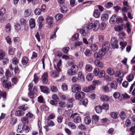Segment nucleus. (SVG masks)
Returning <instances> with one entry per match:
<instances>
[{
	"mask_svg": "<svg viewBox=\"0 0 135 135\" xmlns=\"http://www.w3.org/2000/svg\"><path fill=\"white\" fill-rule=\"evenodd\" d=\"M61 60H59L56 66L54 65V67L56 71L58 72H60L61 71Z\"/></svg>",
	"mask_w": 135,
	"mask_h": 135,
	"instance_id": "nucleus-7",
	"label": "nucleus"
},
{
	"mask_svg": "<svg viewBox=\"0 0 135 135\" xmlns=\"http://www.w3.org/2000/svg\"><path fill=\"white\" fill-rule=\"evenodd\" d=\"M113 3L112 2H107L105 4L104 7L106 8H109L113 7Z\"/></svg>",
	"mask_w": 135,
	"mask_h": 135,
	"instance_id": "nucleus-28",
	"label": "nucleus"
},
{
	"mask_svg": "<svg viewBox=\"0 0 135 135\" xmlns=\"http://www.w3.org/2000/svg\"><path fill=\"white\" fill-rule=\"evenodd\" d=\"M101 107L102 109H104L107 110L109 109V105L107 104L104 103L102 106H101Z\"/></svg>",
	"mask_w": 135,
	"mask_h": 135,
	"instance_id": "nucleus-38",
	"label": "nucleus"
},
{
	"mask_svg": "<svg viewBox=\"0 0 135 135\" xmlns=\"http://www.w3.org/2000/svg\"><path fill=\"white\" fill-rule=\"evenodd\" d=\"M80 104L86 106L88 104V101L86 99H82L80 100Z\"/></svg>",
	"mask_w": 135,
	"mask_h": 135,
	"instance_id": "nucleus-29",
	"label": "nucleus"
},
{
	"mask_svg": "<svg viewBox=\"0 0 135 135\" xmlns=\"http://www.w3.org/2000/svg\"><path fill=\"white\" fill-rule=\"evenodd\" d=\"M81 87L77 84H74L71 87L72 91L73 92L77 93L81 90Z\"/></svg>",
	"mask_w": 135,
	"mask_h": 135,
	"instance_id": "nucleus-5",
	"label": "nucleus"
},
{
	"mask_svg": "<svg viewBox=\"0 0 135 135\" xmlns=\"http://www.w3.org/2000/svg\"><path fill=\"white\" fill-rule=\"evenodd\" d=\"M81 120V119L79 116H76L74 119V121L75 123H80Z\"/></svg>",
	"mask_w": 135,
	"mask_h": 135,
	"instance_id": "nucleus-45",
	"label": "nucleus"
},
{
	"mask_svg": "<svg viewBox=\"0 0 135 135\" xmlns=\"http://www.w3.org/2000/svg\"><path fill=\"white\" fill-rule=\"evenodd\" d=\"M6 30V32L7 33H9L10 32L11 30V26L10 24L9 23H8L5 26Z\"/></svg>",
	"mask_w": 135,
	"mask_h": 135,
	"instance_id": "nucleus-32",
	"label": "nucleus"
},
{
	"mask_svg": "<svg viewBox=\"0 0 135 135\" xmlns=\"http://www.w3.org/2000/svg\"><path fill=\"white\" fill-rule=\"evenodd\" d=\"M109 15L108 13H103L101 16V20L103 21H107Z\"/></svg>",
	"mask_w": 135,
	"mask_h": 135,
	"instance_id": "nucleus-16",
	"label": "nucleus"
},
{
	"mask_svg": "<svg viewBox=\"0 0 135 135\" xmlns=\"http://www.w3.org/2000/svg\"><path fill=\"white\" fill-rule=\"evenodd\" d=\"M68 126L69 127H71V129H75L76 128V126L73 123L69 122L68 124Z\"/></svg>",
	"mask_w": 135,
	"mask_h": 135,
	"instance_id": "nucleus-46",
	"label": "nucleus"
},
{
	"mask_svg": "<svg viewBox=\"0 0 135 135\" xmlns=\"http://www.w3.org/2000/svg\"><path fill=\"white\" fill-rule=\"evenodd\" d=\"M55 72L53 71L51 72V76L54 78L57 77L59 72H57L56 70H55Z\"/></svg>",
	"mask_w": 135,
	"mask_h": 135,
	"instance_id": "nucleus-41",
	"label": "nucleus"
},
{
	"mask_svg": "<svg viewBox=\"0 0 135 135\" xmlns=\"http://www.w3.org/2000/svg\"><path fill=\"white\" fill-rule=\"evenodd\" d=\"M120 96V94L118 92H116L113 93V96L115 99L119 98Z\"/></svg>",
	"mask_w": 135,
	"mask_h": 135,
	"instance_id": "nucleus-59",
	"label": "nucleus"
},
{
	"mask_svg": "<svg viewBox=\"0 0 135 135\" xmlns=\"http://www.w3.org/2000/svg\"><path fill=\"white\" fill-rule=\"evenodd\" d=\"M100 99L103 102H108L110 99V98L108 96L104 95L101 96Z\"/></svg>",
	"mask_w": 135,
	"mask_h": 135,
	"instance_id": "nucleus-15",
	"label": "nucleus"
},
{
	"mask_svg": "<svg viewBox=\"0 0 135 135\" xmlns=\"http://www.w3.org/2000/svg\"><path fill=\"white\" fill-rule=\"evenodd\" d=\"M103 90L105 93L108 92L110 90L108 86V85L105 86H103L102 87Z\"/></svg>",
	"mask_w": 135,
	"mask_h": 135,
	"instance_id": "nucleus-54",
	"label": "nucleus"
},
{
	"mask_svg": "<svg viewBox=\"0 0 135 135\" xmlns=\"http://www.w3.org/2000/svg\"><path fill=\"white\" fill-rule=\"evenodd\" d=\"M78 69V68L76 65H73L68 69L67 70V73L69 75H74L76 74Z\"/></svg>",
	"mask_w": 135,
	"mask_h": 135,
	"instance_id": "nucleus-2",
	"label": "nucleus"
},
{
	"mask_svg": "<svg viewBox=\"0 0 135 135\" xmlns=\"http://www.w3.org/2000/svg\"><path fill=\"white\" fill-rule=\"evenodd\" d=\"M84 121L86 124H89L91 123V120L89 117L86 116L85 118Z\"/></svg>",
	"mask_w": 135,
	"mask_h": 135,
	"instance_id": "nucleus-25",
	"label": "nucleus"
},
{
	"mask_svg": "<svg viewBox=\"0 0 135 135\" xmlns=\"http://www.w3.org/2000/svg\"><path fill=\"white\" fill-rule=\"evenodd\" d=\"M41 9L36 8L34 11V13L36 15H39L41 13Z\"/></svg>",
	"mask_w": 135,
	"mask_h": 135,
	"instance_id": "nucleus-61",
	"label": "nucleus"
},
{
	"mask_svg": "<svg viewBox=\"0 0 135 135\" xmlns=\"http://www.w3.org/2000/svg\"><path fill=\"white\" fill-rule=\"evenodd\" d=\"M134 78V76L133 74H131L127 77V79L128 81L130 82L132 81Z\"/></svg>",
	"mask_w": 135,
	"mask_h": 135,
	"instance_id": "nucleus-34",
	"label": "nucleus"
},
{
	"mask_svg": "<svg viewBox=\"0 0 135 135\" xmlns=\"http://www.w3.org/2000/svg\"><path fill=\"white\" fill-rule=\"evenodd\" d=\"M75 97L76 100H79L81 98V94H80V92H79L76 93L75 95Z\"/></svg>",
	"mask_w": 135,
	"mask_h": 135,
	"instance_id": "nucleus-55",
	"label": "nucleus"
},
{
	"mask_svg": "<svg viewBox=\"0 0 135 135\" xmlns=\"http://www.w3.org/2000/svg\"><path fill=\"white\" fill-rule=\"evenodd\" d=\"M61 88L64 91H66L68 90L67 85L66 84H63L62 85Z\"/></svg>",
	"mask_w": 135,
	"mask_h": 135,
	"instance_id": "nucleus-64",
	"label": "nucleus"
},
{
	"mask_svg": "<svg viewBox=\"0 0 135 135\" xmlns=\"http://www.w3.org/2000/svg\"><path fill=\"white\" fill-rule=\"evenodd\" d=\"M30 129L29 127L26 125H24L22 127V130L23 131H25V132H28Z\"/></svg>",
	"mask_w": 135,
	"mask_h": 135,
	"instance_id": "nucleus-27",
	"label": "nucleus"
},
{
	"mask_svg": "<svg viewBox=\"0 0 135 135\" xmlns=\"http://www.w3.org/2000/svg\"><path fill=\"white\" fill-rule=\"evenodd\" d=\"M45 20L46 23L47 24L48 27L50 28H51L54 23L53 18L52 17L48 16L46 17Z\"/></svg>",
	"mask_w": 135,
	"mask_h": 135,
	"instance_id": "nucleus-4",
	"label": "nucleus"
},
{
	"mask_svg": "<svg viewBox=\"0 0 135 135\" xmlns=\"http://www.w3.org/2000/svg\"><path fill=\"white\" fill-rule=\"evenodd\" d=\"M94 63L96 64L97 66L100 68H102L103 67V64L102 62L98 61L95 60L94 61Z\"/></svg>",
	"mask_w": 135,
	"mask_h": 135,
	"instance_id": "nucleus-40",
	"label": "nucleus"
},
{
	"mask_svg": "<svg viewBox=\"0 0 135 135\" xmlns=\"http://www.w3.org/2000/svg\"><path fill=\"white\" fill-rule=\"evenodd\" d=\"M115 76L116 77H122L124 76V74L123 73L120 71H117L116 72Z\"/></svg>",
	"mask_w": 135,
	"mask_h": 135,
	"instance_id": "nucleus-26",
	"label": "nucleus"
},
{
	"mask_svg": "<svg viewBox=\"0 0 135 135\" xmlns=\"http://www.w3.org/2000/svg\"><path fill=\"white\" fill-rule=\"evenodd\" d=\"M9 50L8 52L9 54L11 55H12L14 54V49L11 46L9 47Z\"/></svg>",
	"mask_w": 135,
	"mask_h": 135,
	"instance_id": "nucleus-56",
	"label": "nucleus"
},
{
	"mask_svg": "<svg viewBox=\"0 0 135 135\" xmlns=\"http://www.w3.org/2000/svg\"><path fill=\"white\" fill-rule=\"evenodd\" d=\"M93 74H90L87 75L86 78L88 81H90L93 79Z\"/></svg>",
	"mask_w": 135,
	"mask_h": 135,
	"instance_id": "nucleus-57",
	"label": "nucleus"
},
{
	"mask_svg": "<svg viewBox=\"0 0 135 135\" xmlns=\"http://www.w3.org/2000/svg\"><path fill=\"white\" fill-rule=\"evenodd\" d=\"M40 88L41 92L45 93H49V89L47 86H40Z\"/></svg>",
	"mask_w": 135,
	"mask_h": 135,
	"instance_id": "nucleus-10",
	"label": "nucleus"
},
{
	"mask_svg": "<svg viewBox=\"0 0 135 135\" xmlns=\"http://www.w3.org/2000/svg\"><path fill=\"white\" fill-rule=\"evenodd\" d=\"M60 7V11L62 13L65 14L67 12L68 9L64 5H61Z\"/></svg>",
	"mask_w": 135,
	"mask_h": 135,
	"instance_id": "nucleus-17",
	"label": "nucleus"
},
{
	"mask_svg": "<svg viewBox=\"0 0 135 135\" xmlns=\"http://www.w3.org/2000/svg\"><path fill=\"white\" fill-rule=\"evenodd\" d=\"M21 121L24 124L27 123L28 122V118L26 117H25L21 118Z\"/></svg>",
	"mask_w": 135,
	"mask_h": 135,
	"instance_id": "nucleus-39",
	"label": "nucleus"
},
{
	"mask_svg": "<svg viewBox=\"0 0 135 135\" xmlns=\"http://www.w3.org/2000/svg\"><path fill=\"white\" fill-rule=\"evenodd\" d=\"M123 21L122 18L117 16V18H116V22H117L119 23H123Z\"/></svg>",
	"mask_w": 135,
	"mask_h": 135,
	"instance_id": "nucleus-43",
	"label": "nucleus"
},
{
	"mask_svg": "<svg viewBox=\"0 0 135 135\" xmlns=\"http://www.w3.org/2000/svg\"><path fill=\"white\" fill-rule=\"evenodd\" d=\"M29 26L31 29L35 28L36 26L35 20L34 18H31L29 20Z\"/></svg>",
	"mask_w": 135,
	"mask_h": 135,
	"instance_id": "nucleus-9",
	"label": "nucleus"
},
{
	"mask_svg": "<svg viewBox=\"0 0 135 135\" xmlns=\"http://www.w3.org/2000/svg\"><path fill=\"white\" fill-rule=\"evenodd\" d=\"M118 41L114 37H112L111 39L110 44L113 49H118L119 47Z\"/></svg>",
	"mask_w": 135,
	"mask_h": 135,
	"instance_id": "nucleus-3",
	"label": "nucleus"
},
{
	"mask_svg": "<svg viewBox=\"0 0 135 135\" xmlns=\"http://www.w3.org/2000/svg\"><path fill=\"white\" fill-rule=\"evenodd\" d=\"M28 108V106L27 104L23 105L20 106L19 107V109L21 110H22L23 111H24Z\"/></svg>",
	"mask_w": 135,
	"mask_h": 135,
	"instance_id": "nucleus-35",
	"label": "nucleus"
},
{
	"mask_svg": "<svg viewBox=\"0 0 135 135\" xmlns=\"http://www.w3.org/2000/svg\"><path fill=\"white\" fill-rule=\"evenodd\" d=\"M106 51H107L104 50V49L102 48L101 49H100L99 50L98 53H99L101 55H102V56H103L105 55Z\"/></svg>",
	"mask_w": 135,
	"mask_h": 135,
	"instance_id": "nucleus-52",
	"label": "nucleus"
},
{
	"mask_svg": "<svg viewBox=\"0 0 135 135\" xmlns=\"http://www.w3.org/2000/svg\"><path fill=\"white\" fill-rule=\"evenodd\" d=\"M85 69L86 70L89 72H90L92 70V67L91 65L87 64L86 66Z\"/></svg>",
	"mask_w": 135,
	"mask_h": 135,
	"instance_id": "nucleus-58",
	"label": "nucleus"
},
{
	"mask_svg": "<svg viewBox=\"0 0 135 135\" xmlns=\"http://www.w3.org/2000/svg\"><path fill=\"white\" fill-rule=\"evenodd\" d=\"M117 15L114 14L110 18L109 22L111 24H114L116 23V18H117Z\"/></svg>",
	"mask_w": 135,
	"mask_h": 135,
	"instance_id": "nucleus-11",
	"label": "nucleus"
},
{
	"mask_svg": "<svg viewBox=\"0 0 135 135\" xmlns=\"http://www.w3.org/2000/svg\"><path fill=\"white\" fill-rule=\"evenodd\" d=\"M119 116L122 120H124L126 117V116L125 112L122 111L120 113Z\"/></svg>",
	"mask_w": 135,
	"mask_h": 135,
	"instance_id": "nucleus-24",
	"label": "nucleus"
},
{
	"mask_svg": "<svg viewBox=\"0 0 135 135\" xmlns=\"http://www.w3.org/2000/svg\"><path fill=\"white\" fill-rule=\"evenodd\" d=\"M99 21H96L94 23H91L87 26V28L88 29L93 28L94 31H97L99 27Z\"/></svg>",
	"mask_w": 135,
	"mask_h": 135,
	"instance_id": "nucleus-1",
	"label": "nucleus"
},
{
	"mask_svg": "<svg viewBox=\"0 0 135 135\" xmlns=\"http://www.w3.org/2000/svg\"><path fill=\"white\" fill-rule=\"evenodd\" d=\"M29 59L27 57H23L21 60V62L23 65H26L28 62Z\"/></svg>",
	"mask_w": 135,
	"mask_h": 135,
	"instance_id": "nucleus-18",
	"label": "nucleus"
},
{
	"mask_svg": "<svg viewBox=\"0 0 135 135\" xmlns=\"http://www.w3.org/2000/svg\"><path fill=\"white\" fill-rule=\"evenodd\" d=\"M20 21L21 25H23L25 26V30L27 31L28 28V26L26 24V20L24 18H21L20 19Z\"/></svg>",
	"mask_w": 135,
	"mask_h": 135,
	"instance_id": "nucleus-6",
	"label": "nucleus"
},
{
	"mask_svg": "<svg viewBox=\"0 0 135 135\" xmlns=\"http://www.w3.org/2000/svg\"><path fill=\"white\" fill-rule=\"evenodd\" d=\"M15 29L17 31H19L20 30L21 28V26L20 24L18 23H16L15 25Z\"/></svg>",
	"mask_w": 135,
	"mask_h": 135,
	"instance_id": "nucleus-62",
	"label": "nucleus"
},
{
	"mask_svg": "<svg viewBox=\"0 0 135 135\" xmlns=\"http://www.w3.org/2000/svg\"><path fill=\"white\" fill-rule=\"evenodd\" d=\"M91 50L93 51H95L98 50V46L95 44L92 45L91 46Z\"/></svg>",
	"mask_w": 135,
	"mask_h": 135,
	"instance_id": "nucleus-48",
	"label": "nucleus"
},
{
	"mask_svg": "<svg viewBox=\"0 0 135 135\" xmlns=\"http://www.w3.org/2000/svg\"><path fill=\"white\" fill-rule=\"evenodd\" d=\"M101 106H96L95 108V110L96 112L98 113H99L102 112V110L101 108Z\"/></svg>",
	"mask_w": 135,
	"mask_h": 135,
	"instance_id": "nucleus-47",
	"label": "nucleus"
},
{
	"mask_svg": "<svg viewBox=\"0 0 135 135\" xmlns=\"http://www.w3.org/2000/svg\"><path fill=\"white\" fill-rule=\"evenodd\" d=\"M107 73L110 75H112L114 73L113 70L112 68H109L107 70Z\"/></svg>",
	"mask_w": 135,
	"mask_h": 135,
	"instance_id": "nucleus-53",
	"label": "nucleus"
},
{
	"mask_svg": "<svg viewBox=\"0 0 135 135\" xmlns=\"http://www.w3.org/2000/svg\"><path fill=\"white\" fill-rule=\"evenodd\" d=\"M62 15L60 13H57L55 16V18L56 20L57 21H59L60 20L62 17Z\"/></svg>",
	"mask_w": 135,
	"mask_h": 135,
	"instance_id": "nucleus-49",
	"label": "nucleus"
},
{
	"mask_svg": "<svg viewBox=\"0 0 135 135\" xmlns=\"http://www.w3.org/2000/svg\"><path fill=\"white\" fill-rule=\"evenodd\" d=\"M111 117L114 119H117L118 117V114L116 112H112L111 113Z\"/></svg>",
	"mask_w": 135,
	"mask_h": 135,
	"instance_id": "nucleus-44",
	"label": "nucleus"
},
{
	"mask_svg": "<svg viewBox=\"0 0 135 135\" xmlns=\"http://www.w3.org/2000/svg\"><path fill=\"white\" fill-rule=\"evenodd\" d=\"M25 113V112L22 110H20L16 111L15 113L16 116L21 117L23 116Z\"/></svg>",
	"mask_w": 135,
	"mask_h": 135,
	"instance_id": "nucleus-22",
	"label": "nucleus"
},
{
	"mask_svg": "<svg viewBox=\"0 0 135 135\" xmlns=\"http://www.w3.org/2000/svg\"><path fill=\"white\" fill-rule=\"evenodd\" d=\"M70 49V48L68 47H65L62 49L63 52L65 54H67Z\"/></svg>",
	"mask_w": 135,
	"mask_h": 135,
	"instance_id": "nucleus-63",
	"label": "nucleus"
},
{
	"mask_svg": "<svg viewBox=\"0 0 135 135\" xmlns=\"http://www.w3.org/2000/svg\"><path fill=\"white\" fill-rule=\"evenodd\" d=\"M48 74L47 72H45L42 76L41 80L44 84H46L48 81L47 78Z\"/></svg>",
	"mask_w": 135,
	"mask_h": 135,
	"instance_id": "nucleus-8",
	"label": "nucleus"
},
{
	"mask_svg": "<svg viewBox=\"0 0 135 135\" xmlns=\"http://www.w3.org/2000/svg\"><path fill=\"white\" fill-rule=\"evenodd\" d=\"M115 31H121L123 30V24L119 25L116 26L114 28Z\"/></svg>",
	"mask_w": 135,
	"mask_h": 135,
	"instance_id": "nucleus-14",
	"label": "nucleus"
},
{
	"mask_svg": "<svg viewBox=\"0 0 135 135\" xmlns=\"http://www.w3.org/2000/svg\"><path fill=\"white\" fill-rule=\"evenodd\" d=\"M127 43L126 42H120L119 44L121 46L120 48L122 49V51L125 48L127 45Z\"/></svg>",
	"mask_w": 135,
	"mask_h": 135,
	"instance_id": "nucleus-33",
	"label": "nucleus"
},
{
	"mask_svg": "<svg viewBox=\"0 0 135 135\" xmlns=\"http://www.w3.org/2000/svg\"><path fill=\"white\" fill-rule=\"evenodd\" d=\"M3 87L5 88L9 89L11 88L12 84L11 82L9 81L8 83L2 84Z\"/></svg>",
	"mask_w": 135,
	"mask_h": 135,
	"instance_id": "nucleus-21",
	"label": "nucleus"
},
{
	"mask_svg": "<svg viewBox=\"0 0 135 135\" xmlns=\"http://www.w3.org/2000/svg\"><path fill=\"white\" fill-rule=\"evenodd\" d=\"M44 20V18L42 16H40L38 18L37 22L38 24H41Z\"/></svg>",
	"mask_w": 135,
	"mask_h": 135,
	"instance_id": "nucleus-36",
	"label": "nucleus"
},
{
	"mask_svg": "<svg viewBox=\"0 0 135 135\" xmlns=\"http://www.w3.org/2000/svg\"><path fill=\"white\" fill-rule=\"evenodd\" d=\"M84 53L86 56H90L91 55L92 52L90 50L87 49L85 50Z\"/></svg>",
	"mask_w": 135,
	"mask_h": 135,
	"instance_id": "nucleus-31",
	"label": "nucleus"
},
{
	"mask_svg": "<svg viewBox=\"0 0 135 135\" xmlns=\"http://www.w3.org/2000/svg\"><path fill=\"white\" fill-rule=\"evenodd\" d=\"M118 87V83L116 81H112L110 84V87L111 88L116 89Z\"/></svg>",
	"mask_w": 135,
	"mask_h": 135,
	"instance_id": "nucleus-13",
	"label": "nucleus"
},
{
	"mask_svg": "<svg viewBox=\"0 0 135 135\" xmlns=\"http://www.w3.org/2000/svg\"><path fill=\"white\" fill-rule=\"evenodd\" d=\"M79 34L78 33H77L75 34L71 38L72 40L74 41L77 40L79 38Z\"/></svg>",
	"mask_w": 135,
	"mask_h": 135,
	"instance_id": "nucleus-60",
	"label": "nucleus"
},
{
	"mask_svg": "<svg viewBox=\"0 0 135 135\" xmlns=\"http://www.w3.org/2000/svg\"><path fill=\"white\" fill-rule=\"evenodd\" d=\"M47 124L49 127H53L55 126L54 122L52 120H48L46 123Z\"/></svg>",
	"mask_w": 135,
	"mask_h": 135,
	"instance_id": "nucleus-42",
	"label": "nucleus"
},
{
	"mask_svg": "<svg viewBox=\"0 0 135 135\" xmlns=\"http://www.w3.org/2000/svg\"><path fill=\"white\" fill-rule=\"evenodd\" d=\"M105 75L104 71L103 70H100L98 76L99 78H101L104 77Z\"/></svg>",
	"mask_w": 135,
	"mask_h": 135,
	"instance_id": "nucleus-37",
	"label": "nucleus"
},
{
	"mask_svg": "<svg viewBox=\"0 0 135 135\" xmlns=\"http://www.w3.org/2000/svg\"><path fill=\"white\" fill-rule=\"evenodd\" d=\"M94 57L98 60L101 59L103 56L101 55L99 53L96 52L94 54Z\"/></svg>",
	"mask_w": 135,
	"mask_h": 135,
	"instance_id": "nucleus-30",
	"label": "nucleus"
},
{
	"mask_svg": "<svg viewBox=\"0 0 135 135\" xmlns=\"http://www.w3.org/2000/svg\"><path fill=\"white\" fill-rule=\"evenodd\" d=\"M93 15L95 18H98L100 15L99 10L98 9L95 10L94 12Z\"/></svg>",
	"mask_w": 135,
	"mask_h": 135,
	"instance_id": "nucleus-19",
	"label": "nucleus"
},
{
	"mask_svg": "<svg viewBox=\"0 0 135 135\" xmlns=\"http://www.w3.org/2000/svg\"><path fill=\"white\" fill-rule=\"evenodd\" d=\"M6 96L7 94L6 91L4 90L2 91L0 90V99L1 97H2L3 99H5L6 98Z\"/></svg>",
	"mask_w": 135,
	"mask_h": 135,
	"instance_id": "nucleus-23",
	"label": "nucleus"
},
{
	"mask_svg": "<svg viewBox=\"0 0 135 135\" xmlns=\"http://www.w3.org/2000/svg\"><path fill=\"white\" fill-rule=\"evenodd\" d=\"M100 70L98 68H95L93 71V73L95 76H97L98 75Z\"/></svg>",
	"mask_w": 135,
	"mask_h": 135,
	"instance_id": "nucleus-51",
	"label": "nucleus"
},
{
	"mask_svg": "<svg viewBox=\"0 0 135 135\" xmlns=\"http://www.w3.org/2000/svg\"><path fill=\"white\" fill-rule=\"evenodd\" d=\"M73 106V103L71 100H69L66 104V107L67 108H71Z\"/></svg>",
	"mask_w": 135,
	"mask_h": 135,
	"instance_id": "nucleus-50",
	"label": "nucleus"
},
{
	"mask_svg": "<svg viewBox=\"0 0 135 135\" xmlns=\"http://www.w3.org/2000/svg\"><path fill=\"white\" fill-rule=\"evenodd\" d=\"M99 116L97 115H94L92 116V122L93 123H96L99 120Z\"/></svg>",
	"mask_w": 135,
	"mask_h": 135,
	"instance_id": "nucleus-20",
	"label": "nucleus"
},
{
	"mask_svg": "<svg viewBox=\"0 0 135 135\" xmlns=\"http://www.w3.org/2000/svg\"><path fill=\"white\" fill-rule=\"evenodd\" d=\"M110 46V43L109 42L106 41L104 42L103 45L102 46V48L104 50L107 51L108 50Z\"/></svg>",
	"mask_w": 135,
	"mask_h": 135,
	"instance_id": "nucleus-12",
	"label": "nucleus"
}]
</instances>
